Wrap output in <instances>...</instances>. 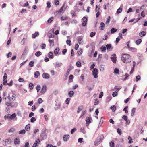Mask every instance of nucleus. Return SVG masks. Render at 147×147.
Returning a JSON list of instances; mask_svg holds the SVG:
<instances>
[{"label": "nucleus", "instance_id": "nucleus-26", "mask_svg": "<svg viewBox=\"0 0 147 147\" xmlns=\"http://www.w3.org/2000/svg\"><path fill=\"white\" fill-rule=\"evenodd\" d=\"M53 55L52 53L49 52V57L51 58H53Z\"/></svg>", "mask_w": 147, "mask_h": 147}, {"label": "nucleus", "instance_id": "nucleus-63", "mask_svg": "<svg viewBox=\"0 0 147 147\" xmlns=\"http://www.w3.org/2000/svg\"><path fill=\"white\" fill-rule=\"evenodd\" d=\"M82 52L83 51L82 49H81L80 50V51H78V54L80 55L82 53Z\"/></svg>", "mask_w": 147, "mask_h": 147}, {"label": "nucleus", "instance_id": "nucleus-34", "mask_svg": "<svg viewBox=\"0 0 147 147\" xmlns=\"http://www.w3.org/2000/svg\"><path fill=\"white\" fill-rule=\"evenodd\" d=\"M16 97V95L15 94H13V95L12 96V99L13 101H14L15 100Z\"/></svg>", "mask_w": 147, "mask_h": 147}, {"label": "nucleus", "instance_id": "nucleus-47", "mask_svg": "<svg viewBox=\"0 0 147 147\" xmlns=\"http://www.w3.org/2000/svg\"><path fill=\"white\" fill-rule=\"evenodd\" d=\"M36 120V119L34 117H32L30 119L31 122L32 123H33Z\"/></svg>", "mask_w": 147, "mask_h": 147}, {"label": "nucleus", "instance_id": "nucleus-1", "mask_svg": "<svg viewBox=\"0 0 147 147\" xmlns=\"http://www.w3.org/2000/svg\"><path fill=\"white\" fill-rule=\"evenodd\" d=\"M122 61L125 63H129L131 61V58L129 54H123L121 57Z\"/></svg>", "mask_w": 147, "mask_h": 147}, {"label": "nucleus", "instance_id": "nucleus-37", "mask_svg": "<svg viewBox=\"0 0 147 147\" xmlns=\"http://www.w3.org/2000/svg\"><path fill=\"white\" fill-rule=\"evenodd\" d=\"M121 88H122V87L121 86H119V87L118 88V86H115V87H114V88L115 89H117V91L118 92L119 91L120 89H121Z\"/></svg>", "mask_w": 147, "mask_h": 147}, {"label": "nucleus", "instance_id": "nucleus-29", "mask_svg": "<svg viewBox=\"0 0 147 147\" xmlns=\"http://www.w3.org/2000/svg\"><path fill=\"white\" fill-rule=\"evenodd\" d=\"M30 126L29 124L27 125L25 127L26 129L28 131H29L30 130Z\"/></svg>", "mask_w": 147, "mask_h": 147}, {"label": "nucleus", "instance_id": "nucleus-17", "mask_svg": "<svg viewBox=\"0 0 147 147\" xmlns=\"http://www.w3.org/2000/svg\"><path fill=\"white\" fill-rule=\"evenodd\" d=\"M20 141L19 138H16L14 140V143L15 144H20Z\"/></svg>", "mask_w": 147, "mask_h": 147}, {"label": "nucleus", "instance_id": "nucleus-64", "mask_svg": "<svg viewBox=\"0 0 147 147\" xmlns=\"http://www.w3.org/2000/svg\"><path fill=\"white\" fill-rule=\"evenodd\" d=\"M47 7L48 8H50L51 6V3L49 2H47Z\"/></svg>", "mask_w": 147, "mask_h": 147}, {"label": "nucleus", "instance_id": "nucleus-46", "mask_svg": "<svg viewBox=\"0 0 147 147\" xmlns=\"http://www.w3.org/2000/svg\"><path fill=\"white\" fill-rule=\"evenodd\" d=\"M95 33L94 32H91L90 34V36L92 37H93L95 35Z\"/></svg>", "mask_w": 147, "mask_h": 147}, {"label": "nucleus", "instance_id": "nucleus-57", "mask_svg": "<svg viewBox=\"0 0 147 147\" xmlns=\"http://www.w3.org/2000/svg\"><path fill=\"white\" fill-rule=\"evenodd\" d=\"M127 107L126 106L123 109V110L125 111V113H128V110L127 109Z\"/></svg>", "mask_w": 147, "mask_h": 147}, {"label": "nucleus", "instance_id": "nucleus-22", "mask_svg": "<svg viewBox=\"0 0 147 147\" xmlns=\"http://www.w3.org/2000/svg\"><path fill=\"white\" fill-rule=\"evenodd\" d=\"M42 54V53L40 51H38L36 53H35V55L37 57H39Z\"/></svg>", "mask_w": 147, "mask_h": 147}, {"label": "nucleus", "instance_id": "nucleus-45", "mask_svg": "<svg viewBox=\"0 0 147 147\" xmlns=\"http://www.w3.org/2000/svg\"><path fill=\"white\" fill-rule=\"evenodd\" d=\"M70 100V99L69 98H67L65 102L67 104H69V101Z\"/></svg>", "mask_w": 147, "mask_h": 147}, {"label": "nucleus", "instance_id": "nucleus-5", "mask_svg": "<svg viewBox=\"0 0 147 147\" xmlns=\"http://www.w3.org/2000/svg\"><path fill=\"white\" fill-rule=\"evenodd\" d=\"M83 22L82 24V26L83 27H84L87 24V18L85 17H84L82 18Z\"/></svg>", "mask_w": 147, "mask_h": 147}, {"label": "nucleus", "instance_id": "nucleus-49", "mask_svg": "<svg viewBox=\"0 0 147 147\" xmlns=\"http://www.w3.org/2000/svg\"><path fill=\"white\" fill-rule=\"evenodd\" d=\"M109 144L111 147H113L114 146V143L112 141L110 142Z\"/></svg>", "mask_w": 147, "mask_h": 147}, {"label": "nucleus", "instance_id": "nucleus-12", "mask_svg": "<svg viewBox=\"0 0 147 147\" xmlns=\"http://www.w3.org/2000/svg\"><path fill=\"white\" fill-rule=\"evenodd\" d=\"M103 138V136L101 135L98 138L97 140H98V141L100 143L102 141Z\"/></svg>", "mask_w": 147, "mask_h": 147}, {"label": "nucleus", "instance_id": "nucleus-44", "mask_svg": "<svg viewBox=\"0 0 147 147\" xmlns=\"http://www.w3.org/2000/svg\"><path fill=\"white\" fill-rule=\"evenodd\" d=\"M26 131L25 130L23 129L20 131L19 132V134H24L25 133Z\"/></svg>", "mask_w": 147, "mask_h": 147}, {"label": "nucleus", "instance_id": "nucleus-4", "mask_svg": "<svg viewBox=\"0 0 147 147\" xmlns=\"http://www.w3.org/2000/svg\"><path fill=\"white\" fill-rule=\"evenodd\" d=\"M92 75L95 78H97L98 77V70L96 68H94L92 72Z\"/></svg>", "mask_w": 147, "mask_h": 147}, {"label": "nucleus", "instance_id": "nucleus-53", "mask_svg": "<svg viewBox=\"0 0 147 147\" xmlns=\"http://www.w3.org/2000/svg\"><path fill=\"white\" fill-rule=\"evenodd\" d=\"M76 65L78 67H80L81 66V63L79 61H78L76 62Z\"/></svg>", "mask_w": 147, "mask_h": 147}, {"label": "nucleus", "instance_id": "nucleus-16", "mask_svg": "<svg viewBox=\"0 0 147 147\" xmlns=\"http://www.w3.org/2000/svg\"><path fill=\"white\" fill-rule=\"evenodd\" d=\"M114 73L115 74H119V71L118 69L117 68H115L114 69Z\"/></svg>", "mask_w": 147, "mask_h": 147}, {"label": "nucleus", "instance_id": "nucleus-51", "mask_svg": "<svg viewBox=\"0 0 147 147\" xmlns=\"http://www.w3.org/2000/svg\"><path fill=\"white\" fill-rule=\"evenodd\" d=\"M110 16H109L108 18L107 19V20H106V23L107 24H108L109 23V22L110 21Z\"/></svg>", "mask_w": 147, "mask_h": 147}, {"label": "nucleus", "instance_id": "nucleus-11", "mask_svg": "<svg viewBox=\"0 0 147 147\" xmlns=\"http://www.w3.org/2000/svg\"><path fill=\"white\" fill-rule=\"evenodd\" d=\"M105 26V25L104 23L102 22H101L100 24V29L101 30H102L104 29V27Z\"/></svg>", "mask_w": 147, "mask_h": 147}, {"label": "nucleus", "instance_id": "nucleus-35", "mask_svg": "<svg viewBox=\"0 0 147 147\" xmlns=\"http://www.w3.org/2000/svg\"><path fill=\"white\" fill-rule=\"evenodd\" d=\"M59 51V49L58 48V49L56 48L54 50V53L55 54H57L58 53Z\"/></svg>", "mask_w": 147, "mask_h": 147}, {"label": "nucleus", "instance_id": "nucleus-15", "mask_svg": "<svg viewBox=\"0 0 147 147\" xmlns=\"http://www.w3.org/2000/svg\"><path fill=\"white\" fill-rule=\"evenodd\" d=\"M43 77L45 79H49V75L47 73L43 74L42 75Z\"/></svg>", "mask_w": 147, "mask_h": 147}, {"label": "nucleus", "instance_id": "nucleus-54", "mask_svg": "<svg viewBox=\"0 0 147 147\" xmlns=\"http://www.w3.org/2000/svg\"><path fill=\"white\" fill-rule=\"evenodd\" d=\"M76 128H73L71 130V134H72L75 132V131H76Z\"/></svg>", "mask_w": 147, "mask_h": 147}, {"label": "nucleus", "instance_id": "nucleus-60", "mask_svg": "<svg viewBox=\"0 0 147 147\" xmlns=\"http://www.w3.org/2000/svg\"><path fill=\"white\" fill-rule=\"evenodd\" d=\"M24 146L25 147H29V143L28 142H26L25 145Z\"/></svg>", "mask_w": 147, "mask_h": 147}, {"label": "nucleus", "instance_id": "nucleus-52", "mask_svg": "<svg viewBox=\"0 0 147 147\" xmlns=\"http://www.w3.org/2000/svg\"><path fill=\"white\" fill-rule=\"evenodd\" d=\"M100 49L102 51H104L106 50V47L105 46H102L101 47Z\"/></svg>", "mask_w": 147, "mask_h": 147}, {"label": "nucleus", "instance_id": "nucleus-14", "mask_svg": "<svg viewBox=\"0 0 147 147\" xmlns=\"http://www.w3.org/2000/svg\"><path fill=\"white\" fill-rule=\"evenodd\" d=\"M69 135H64L63 137V140L64 141H67V139H69Z\"/></svg>", "mask_w": 147, "mask_h": 147}, {"label": "nucleus", "instance_id": "nucleus-7", "mask_svg": "<svg viewBox=\"0 0 147 147\" xmlns=\"http://www.w3.org/2000/svg\"><path fill=\"white\" fill-rule=\"evenodd\" d=\"M92 121V119L91 118L87 117L86 119V121L87 123H86V125L88 126L89 123H91Z\"/></svg>", "mask_w": 147, "mask_h": 147}, {"label": "nucleus", "instance_id": "nucleus-43", "mask_svg": "<svg viewBox=\"0 0 147 147\" xmlns=\"http://www.w3.org/2000/svg\"><path fill=\"white\" fill-rule=\"evenodd\" d=\"M64 7V5L62 6V7L58 11H57V12L59 13H61L62 11H63V8Z\"/></svg>", "mask_w": 147, "mask_h": 147}, {"label": "nucleus", "instance_id": "nucleus-38", "mask_svg": "<svg viewBox=\"0 0 147 147\" xmlns=\"http://www.w3.org/2000/svg\"><path fill=\"white\" fill-rule=\"evenodd\" d=\"M34 62L33 61H31L29 63V66L31 67L34 66Z\"/></svg>", "mask_w": 147, "mask_h": 147}, {"label": "nucleus", "instance_id": "nucleus-39", "mask_svg": "<svg viewBox=\"0 0 147 147\" xmlns=\"http://www.w3.org/2000/svg\"><path fill=\"white\" fill-rule=\"evenodd\" d=\"M107 49V50L109 49H110L111 47V45L110 44H107L106 45Z\"/></svg>", "mask_w": 147, "mask_h": 147}, {"label": "nucleus", "instance_id": "nucleus-48", "mask_svg": "<svg viewBox=\"0 0 147 147\" xmlns=\"http://www.w3.org/2000/svg\"><path fill=\"white\" fill-rule=\"evenodd\" d=\"M53 20V17H51L48 20L47 22L49 23H51Z\"/></svg>", "mask_w": 147, "mask_h": 147}, {"label": "nucleus", "instance_id": "nucleus-2", "mask_svg": "<svg viewBox=\"0 0 147 147\" xmlns=\"http://www.w3.org/2000/svg\"><path fill=\"white\" fill-rule=\"evenodd\" d=\"M16 116V115L15 113H13L11 115L10 114H7L4 116L5 120L8 119L9 121H11Z\"/></svg>", "mask_w": 147, "mask_h": 147}, {"label": "nucleus", "instance_id": "nucleus-56", "mask_svg": "<svg viewBox=\"0 0 147 147\" xmlns=\"http://www.w3.org/2000/svg\"><path fill=\"white\" fill-rule=\"evenodd\" d=\"M100 70L101 71H103L104 70V67H103V65H100Z\"/></svg>", "mask_w": 147, "mask_h": 147}, {"label": "nucleus", "instance_id": "nucleus-6", "mask_svg": "<svg viewBox=\"0 0 147 147\" xmlns=\"http://www.w3.org/2000/svg\"><path fill=\"white\" fill-rule=\"evenodd\" d=\"M47 90V87L45 85L42 86L40 92L42 94H44Z\"/></svg>", "mask_w": 147, "mask_h": 147}, {"label": "nucleus", "instance_id": "nucleus-25", "mask_svg": "<svg viewBox=\"0 0 147 147\" xmlns=\"http://www.w3.org/2000/svg\"><path fill=\"white\" fill-rule=\"evenodd\" d=\"M36 88L37 90V92H38L40 89V85L39 84L37 85L36 87Z\"/></svg>", "mask_w": 147, "mask_h": 147}, {"label": "nucleus", "instance_id": "nucleus-21", "mask_svg": "<svg viewBox=\"0 0 147 147\" xmlns=\"http://www.w3.org/2000/svg\"><path fill=\"white\" fill-rule=\"evenodd\" d=\"M40 73L39 71H36L34 73V77L35 78H37L39 76Z\"/></svg>", "mask_w": 147, "mask_h": 147}, {"label": "nucleus", "instance_id": "nucleus-13", "mask_svg": "<svg viewBox=\"0 0 147 147\" xmlns=\"http://www.w3.org/2000/svg\"><path fill=\"white\" fill-rule=\"evenodd\" d=\"M78 41L79 43V44L80 45H82V43H83V40H82V38L81 37H79L78 39Z\"/></svg>", "mask_w": 147, "mask_h": 147}, {"label": "nucleus", "instance_id": "nucleus-42", "mask_svg": "<svg viewBox=\"0 0 147 147\" xmlns=\"http://www.w3.org/2000/svg\"><path fill=\"white\" fill-rule=\"evenodd\" d=\"M117 92L115 91L112 93V96L113 97H115L117 95Z\"/></svg>", "mask_w": 147, "mask_h": 147}, {"label": "nucleus", "instance_id": "nucleus-40", "mask_svg": "<svg viewBox=\"0 0 147 147\" xmlns=\"http://www.w3.org/2000/svg\"><path fill=\"white\" fill-rule=\"evenodd\" d=\"M66 43L69 46L71 45V42L70 40H67L66 41Z\"/></svg>", "mask_w": 147, "mask_h": 147}, {"label": "nucleus", "instance_id": "nucleus-41", "mask_svg": "<svg viewBox=\"0 0 147 147\" xmlns=\"http://www.w3.org/2000/svg\"><path fill=\"white\" fill-rule=\"evenodd\" d=\"M122 11V9L121 8H119L117 11V13L119 14Z\"/></svg>", "mask_w": 147, "mask_h": 147}, {"label": "nucleus", "instance_id": "nucleus-30", "mask_svg": "<svg viewBox=\"0 0 147 147\" xmlns=\"http://www.w3.org/2000/svg\"><path fill=\"white\" fill-rule=\"evenodd\" d=\"M141 77L139 75L137 76L136 77V81L138 82V81L140 80Z\"/></svg>", "mask_w": 147, "mask_h": 147}, {"label": "nucleus", "instance_id": "nucleus-58", "mask_svg": "<svg viewBox=\"0 0 147 147\" xmlns=\"http://www.w3.org/2000/svg\"><path fill=\"white\" fill-rule=\"evenodd\" d=\"M11 41V38L10 37L7 42V45H9Z\"/></svg>", "mask_w": 147, "mask_h": 147}, {"label": "nucleus", "instance_id": "nucleus-19", "mask_svg": "<svg viewBox=\"0 0 147 147\" xmlns=\"http://www.w3.org/2000/svg\"><path fill=\"white\" fill-rule=\"evenodd\" d=\"M145 35L146 32L144 31H142L139 34V35L141 37L144 36Z\"/></svg>", "mask_w": 147, "mask_h": 147}, {"label": "nucleus", "instance_id": "nucleus-24", "mask_svg": "<svg viewBox=\"0 0 147 147\" xmlns=\"http://www.w3.org/2000/svg\"><path fill=\"white\" fill-rule=\"evenodd\" d=\"M117 30L114 28H113L111 30V33L113 34L117 31Z\"/></svg>", "mask_w": 147, "mask_h": 147}, {"label": "nucleus", "instance_id": "nucleus-18", "mask_svg": "<svg viewBox=\"0 0 147 147\" xmlns=\"http://www.w3.org/2000/svg\"><path fill=\"white\" fill-rule=\"evenodd\" d=\"M74 94V92L73 91H71L69 92L68 95L69 97H72Z\"/></svg>", "mask_w": 147, "mask_h": 147}, {"label": "nucleus", "instance_id": "nucleus-10", "mask_svg": "<svg viewBox=\"0 0 147 147\" xmlns=\"http://www.w3.org/2000/svg\"><path fill=\"white\" fill-rule=\"evenodd\" d=\"M9 139H5L3 141L2 143L4 146H6L7 144L9 143Z\"/></svg>", "mask_w": 147, "mask_h": 147}, {"label": "nucleus", "instance_id": "nucleus-20", "mask_svg": "<svg viewBox=\"0 0 147 147\" xmlns=\"http://www.w3.org/2000/svg\"><path fill=\"white\" fill-rule=\"evenodd\" d=\"M39 34L38 32H36L34 34H32V37L34 38L36 37V36H38Z\"/></svg>", "mask_w": 147, "mask_h": 147}, {"label": "nucleus", "instance_id": "nucleus-32", "mask_svg": "<svg viewBox=\"0 0 147 147\" xmlns=\"http://www.w3.org/2000/svg\"><path fill=\"white\" fill-rule=\"evenodd\" d=\"M43 102V100L41 98H38V102L39 104H41Z\"/></svg>", "mask_w": 147, "mask_h": 147}, {"label": "nucleus", "instance_id": "nucleus-50", "mask_svg": "<svg viewBox=\"0 0 147 147\" xmlns=\"http://www.w3.org/2000/svg\"><path fill=\"white\" fill-rule=\"evenodd\" d=\"M117 133L120 135H121L122 133H121V129L118 128L117 129Z\"/></svg>", "mask_w": 147, "mask_h": 147}, {"label": "nucleus", "instance_id": "nucleus-59", "mask_svg": "<svg viewBox=\"0 0 147 147\" xmlns=\"http://www.w3.org/2000/svg\"><path fill=\"white\" fill-rule=\"evenodd\" d=\"M95 65L94 63L92 64L90 66V69L91 70L92 69H93Z\"/></svg>", "mask_w": 147, "mask_h": 147}, {"label": "nucleus", "instance_id": "nucleus-28", "mask_svg": "<svg viewBox=\"0 0 147 147\" xmlns=\"http://www.w3.org/2000/svg\"><path fill=\"white\" fill-rule=\"evenodd\" d=\"M142 42V40L141 39H139L137 40L136 42V44L137 45H139Z\"/></svg>", "mask_w": 147, "mask_h": 147}, {"label": "nucleus", "instance_id": "nucleus-36", "mask_svg": "<svg viewBox=\"0 0 147 147\" xmlns=\"http://www.w3.org/2000/svg\"><path fill=\"white\" fill-rule=\"evenodd\" d=\"M80 130L81 132H82V133H83L84 134H85L86 133V131L85 130L84 127H81L80 128Z\"/></svg>", "mask_w": 147, "mask_h": 147}, {"label": "nucleus", "instance_id": "nucleus-23", "mask_svg": "<svg viewBox=\"0 0 147 147\" xmlns=\"http://www.w3.org/2000/svg\"><path fill=\"white\" fill-rule=\"evenodd\" d=\"M56 66L58 67H60L62 66L63 64L61 63L57 62L56 63Z\"/></svg>", "mask_w": 147, "mask_h": 147}, {"label": "nucleus", "instance_id": "nucleus-9", "mask_svg": "<svg viewBox=\"0 0 147 147\" xmlns=\"http://www.w3.org/2000/svg\"><path fill=\"white\" fill-rule=\"evenodd\" d=\"M28 47H25V48H24V52L22 53V57H21V59H22V58L24 56H25L27 54V53L28 52Z\"/></svg>", "mask_w": 147, "mask_h": 147}, {"label": "nucleus", "instance_id": "nucleus-3", "mask_svg": "<svg viewBox=\"0 0 147 147\" xmlns=\"http://www.w3.org/2000/svg\"><path fill=\"white\" fill-rule=\"evenodd\" d=\"M5 105L7 107H13V103L11 102V99H5Z\"/></svg>", "mask_w": 147, "mask_h": 147}, {"label": "nucleus", "instance_id": "nucleus-8", "mask_svg": "<svg viewBox=\"0 0 147 147\" xmlns=\"http://www.w3.org/2000/svg\"><path fill=\"white\" fill-rule=\"evenodd\" d=\"M111 59L112 61L114 63H115L116 61V55L115 54H113L112 55Z\"/></svg>", "mask_w": 147, "mask_h": 147}, {"label": "nucleus", "instance_id": "nucleus-62", "mask_svg": "<svg viewBox=\"0 0 147 147\" xmlns=\"http://www.w3.org/2000/svg\"><path fill=\"white\" fill-rule=\"evenodd\" d=\"M12 53L11 52H9L7 55V57L9 58L12 55Z\"/></svg>", "mask_w": 147, "mask_h": 147}, {"label": "nucleus", "instance_id": "nucleus-61", "mask_svg": "<svg viewBox=\"0 0 147 147\" xmlns=\"http://www.w3.org/2000/svg\"><path fill=\"white\" fill-rule=\"evenodd\" d=\"M13 83V82L12 80H11L9 83H8L7 84L9 86H11L12 85Z\"/></svg>", "mask_w": 147, "mask_h": 147}, {"label": "nucleus", "instance_id": "nucleus-33", "mask_svg": "<svg viewBox=\"0 0 147 147\" xmlns=\"http://www.w3.org/2000/svg\"><path fill=\"white\" fill-rule=\"evenodd\" d=\"M111 109L112 110L113 112H114L116 110V107L115 106L113 105L111 107Z\"/></svg>", "mask_w": 147, "mask_h": 147}, {"label": "nucleus", "instance_id": "nucleus-27", "mask_svg": "<svg viewBox=\"0 0 147 147\" xmlns=\"http://www.w3.org/2000/svg\"><path fill=\"white\" fill-rule=\"evenodd\" d=\"M83 109V107L82 106H80L78 107L77 111V113H79V112L81 111Z\"/></svg>", "mask_w": 147, "mask_h": 147}, {"label": "nucleus", "instance_id": "nucleus-55", "mask_svg": "<svg viewBox=\"0 0 147 147\" xmlns=\"http://www.w3.org/2000/svg\"><path fill=\"white\" fill-rule=\"evenodd\" d=\"M29 86L30 89H32L33 88V84L32 83H30L29 84Z\"/></svg>", "mask_w": 147, "mask_h": 147}, {"label": "nucleus", "instance_id": "nucleus-31", "mask_svg": "<svg viewBox=\"0 0 147 147\" xmlns=\"http://www.w3.org/2000/svg\"><path fill=\"white\" fill-rule=\"evenodd\" d=\"M136 109L135 108H133L131 110V116H133L134 115L135 111Z\"/></svg>", "mask_w": 147, "mask_h": 147}]
</instances>
